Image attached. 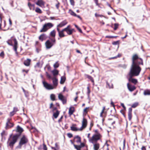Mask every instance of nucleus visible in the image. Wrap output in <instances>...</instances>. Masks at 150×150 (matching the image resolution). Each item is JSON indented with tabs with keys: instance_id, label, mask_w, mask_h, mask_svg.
Instances as JSON below:
<instances>
[{
	"instance_id": "obj_1",
	"label": "nucleus",
	"mask_w": 150,
	"mask_h": 150,
	"mask_svg": "<svg viewBox=\"0 0 150 150\" xmlns=\"http://www.w3.org/2000/svg\"><path fill=\"white\" fill-rule=\"evenodd\" d=\"M132 64L128 73L129 76L128 80L135 85L138 82L137 80L132 77L139 75L142 70L141 68L139 66L143 65V61L142 59L137 54H134L132 55Z\"/></svg>"
},
{
	"instance_id": "obj_2",
	"label": "nucleus",
	"mask_w": 150,
	"mask_h": 150,
	"mask_svg": "<svg viewBox=\"0 0 150 150\" xmlns=\"http://www.w3.org/2000/svg\"><path fill=\"white\" fill-rule=\"evenodd\" d=\"M94 133L91 138L88 139L90 143L93 144V149L94 150H98L100 147V144L97 142L101 141L102 135L100 133L98 129L93 130Z\"/></svg>"
},
{
	"instance_id": "obj_3",
	"label": "nucleus",
	"mask_w": 150,
	"mask_h": 150,
	"mask_svg": "<svg viewBox=\"0 0 150 150\" xmlns=\"http://www.w3.org/2000/svg\"><path fill=\"white\" fill-rule=\"evenodd\" d=\"M20 135L18 134H15L13 136H10L8 139V143L9 146L11 148H13L15 144L17 142Z\"/></svg>"
},
{
	"instance_id": "obj_4",
	"label": "nucleus",
	"mask_w": 150,
	"mask_h": 150,
	"mask_svg": "<svg viewBox=\"0 0 150 150\" xmlns=\"http://www.w3.org/2000/svg\"><path fill=\"white\" fill-rule=\"evenodd\" d=\"M29 142L28 139L25 135H23L21 137L18 146L20 148H21L23 145H25Z\"/></svg>"
},
{
	"instance_id": "obj_5",
	"label": "nucleus",
	"mask_w": 150,
	"mask_h": 150,
	"mask_svg": "<svg viewBox=\"0 0 150 150\" xmlns=\"http://www.w3.org/2000/svg\"><path fill=\"white\" fill-rule=\"evenodd\" d=\"M7 43L10 45L13 46L14 51L17 52V49L18 47V41L16 38H14L12 40H9L7 41Z\"/></svg>"
},
{
	"instance_id": "obj_6",
	"label": "nucleus",
	"mask_w": 150,
	"mask_h": 150,
	"mask_svg": "<svg viewBox=\"0 0 150 150\" xmlns=\"http://www.w3.org/2000/svg\"><path fill=\"white\" fill-rule=\"evenodd\" d=\"M53 26L54 24L52 23H46L43 25L42 28L40 30V32L41 33L46 32Z\"/></svg>"
},
{
	"instance_id": "obj_7",
	"label": "nucleus",
	"mask_w": 150,
	"mask_h": 150,
	"mask_svg": "<svg viewBox=\"0 0 150 150\" xmlns=\"http://www.w3.org/2000/svg\"><path fill=\"white\" fill-rule=\"evenodd\" d=\"M52 42L49 40H47L45 42V45L47 49H49L55 43L56 40L55 38H53L51 39Z\"/></svg>"
},
{
	"instance_id": "obj_8",
	"label": "nucleus",
	"mask_w": 150,
	"mask_h": 150,
	"mask_svg": "<svg viewBox=\"0 0 150 150\" xmlns=\"http://www.w3.org/2000/svg\"><path fill=\"white\" fill-rule=\"evenodd\" d=\"M87 124L88 121L87 120L86 118H83L82 122V126L80 128V129L81 131L86 128Z\"/></svg>"
},
{
	"instance_id": "obj_9",
	"label": "nucleus",
	"mask_w": 150,
	"mask_h": 150,
	"mask_svg": "<svg viewBox=\"0 0 150 150\" xmlns=\"http://www.w3.org/2000/svg\"><path fill=\"white\" fill-rule=\"evenodd\" d=\"M12 119L11 118H8L7 119V121L6 124V127L8 128H11L14 126V124L11 122Z\"/></svg>"
},
{
	"instance_id": "obj_10",
	"label": "nucleus",
	"mask_w": 150,
	"mask_h": 150,
	"mask_svg": "<svg viewBox=\"0 0 150 150\" xmlns=\"http://www.w3.org/2000/svg\"><path fill=\"white\" fill-rule=\"evenodd\" d=\"M107 112L105 106H103L100 113V116L102 117H105L107 115Z\"/></svg>"
},
{
	"instance_id": "obj_11",
	"label": "nucleus",
	"mask_w": 150,
	"mask_h": 150,
	"mask_svg": "<svg viewBox=\"0 0 150 150\" xmlns=\"http://www.w3.org/2000/svg\"><path fill=\"white\" fill-rule=\"evenodd\" d=\"M59 99L61 100L63 104H66L67 103V99L62 94L59 93L58 95Z\"/></svg>"
},
{
	"instance_id": "obj_12",
	"label": "nucleus",
	"mask_w": 150,
	"mask_h": 150,
	"mask_svg": "<svg viewBox=\"0 0 150 150\" xmlns=\"http://www.w3.org/2000/svg\"><path fill=\"white\" fill-rule=\"evenodd\" d=\"M36 4L41 7L43 8L45 7V2L43 0H38Z\"/></svg>"
},
{
	"instance_id": "obj_13",
	"label": "nucleus",
	"mask_w": 150,
	"mask_h": 150,
	"mask_svg": "<svg viewBox=\"0 0 150 150\" xmlns=\"http://www.w3.org/2000/svg\"><path fill=\"white\" fill-rule=\"evenodd\" d=\"M43 84L44 87L47 89L51 90L54 88V87L52 85L48 84L45 81L43 82Z\"/></svg>"
},
{
	"instance_id": "obj_14",
	"label": "nucleus",
	"mask_w": 150,
	"mask_h": 150,
	"mask_svg": "<svg viewBox=\"0 0 150 150\" xmlns=\"http://www.w3.org/2000/svg\"><path fill=\"white\" fill-rule=\"evenodd\" d=\"M127 88L130 92H132L136 89V87L134 86L133 85L129 83L127 84Z\"/></svg>"
},
{
	"instance_id": "obj_15",
	"label": "nucleus",
	"mask_w": 150,
	"mask_h": 150,
	"mask_svg": "<svg viewBox=\"0 0 150 150\" xmlns=\"http://www.w3.org/2000/svg\"><path fill=\"white\" fill-rule=\"evenodd\" d=\"M24 131L23 129L19 125H18L16 128V131L17 132H18V135L20 136L22 134L23 132Z\"/></svg>"
},
{
	"instance_id": "obj_16",
	"label": "nucleus",
	"mask_w": 150,
	"mask_h": 150,
	"mask_svg": "<svg viewBox=\"0 0 150 150\" xmlns=\"http://www.w3.org/2000/svg\"><path fill=\"white\" fill-rule=\"evenodd\" d=\"M71 26L69 25H68L67 27L64 28L65 31L68 35H70L72 34V31L71 29Z\"/></svg>"
},
{
	"instance_id": "obj_17",
	"label": "nucleus",
	"mask_w": 150,
	"mask_h": 150,
	"mask_svg": "<svg viewBox=\"0 0 150 150\" xmlns=\"http://www.w3.org/2000/svg\"><path fill=\"white\" fill-rule=\"evenodd\" d=\"M77 126L76 124H73L71 126V129L73 131H81L80 128H78L76 127Z\"/></svg>"
},
{
	"instance_id": "obj_18",
	"label": "nucleus",
	"mask_w": 150,
	"mask_h": 150,
	"mask_svg": "<svg viewBox=\"0 0 150 150\" xmlns=\"http://www.w3.org/2000/svg\"><path fill=\"white\" fill-rule=\"evenodd\" d=\"M31 61V60L30 59L28 58L24 61L23 64L25 66L29 67L30 65Z\"/></svg>"
},
{
	"instance_id": "obj_19",
	"label": "nucleus",
	"mask_w": 150,
	"mask_h": 150,
	"mask_svg": "<svg viewBox=\"0 0 150 150\" xmlns=\"http://www.w3.org/2000/svg\"><path fill=\"white\" fill-rule=\"evenodd\" d=\"M132 108H130L128 109V118L129 121H130L132 117Z\"/></svg>"
},
{
	"instance_id": "obj_20",
	"label": "nucleus",
	"mask_w": 150,
	"mask_h": 150,
	"mask_svg": "<svg viewBox=\"0 0 150 150\" xmlns=\"http://www.w3.org/2000/svg\"><path fill=\"white\" fill-rule=\"evenodd\" d=\"M54 86L56 87L58 85V79L55 77L52 78Z\"/></svg>"
},
{
	"instance_id": "obj_21",
	"label": "nucleus",
	"mask_w": 150,
	"mask_h": 150,
	"mask_svg": "<svg viewBox=\"0 0 150 150\" xmlns=\"http://www.w3.org/2000/svg\"><path fill=\"white\" fill-rule=\"evenodd\" d=\"M106 87L109 88H113V86L111 81H106Z\"/></svg>"
},
{
	"instance_id": "obj_22",
	"label": "nucleus",
	"mask_w": 150,
	"mask_h": 150,
	"mask_svg": "<svg viewBox=\"0 0 150 150\" xmlns=\"http://www.w3.org/2000/svg\"><path fill=\"white\" fill-rule=\"evenodd\" d=\"M28 6L30 10L34 11L35 10V5L34 4H33L30 2H28Z\"/></svg>"
},
{
	"instance_id": "obj_23",
	"label": "nucleus",
	"mask_w": 150,
	"mask_h": 150,
	"mask_svg": "<svg viewBox=\"0 0 150 150\" xmlns=\"http://www.w3.org/2000/svg\"><path fill=\"white\" fill-rule=\"evenodd\" d=\"M67 23V22L66 20H65L61 22L57 25L59 28H62L66 25Z\"/></svg>"
},
{
	"instance_id": "obj_24",
	"label": "nucleus",
	"mask_w": 150,
	"mask_h": 150,
	"mask_svg": "<svg viewBox=\"0 0 150 150\" xmlns=\"http://www.w3.org/2000/svg\"><path fill=\"white\" fill-rule=\"evenodd\" d=\"M70 14L72 16H73L75 17H76L79 18L80 20H82V18L81 17V16L79 15H77L76 14L74 13L73 11L71 10L70 11Z\"/></svg>"
},
{
	"instance_id": "obj_25",
	"label": "nucleus",
	"mask_w": 150,
	"mask_h": 150,
	"mask_svg": "<svg viewBox=\"0 0 150 150\" xmlns=\"http://www.w3.org/2000/svg\"><path fill=\"white\" fill-rule=\"evenodd\" d=\"M64 31H65V30L64 28L58 33V35L60 38H62L65 36V35L64 33Z\"/></svg>"
},
{
	"instance_id": "obj_26",
	"label": "nucleus",
	"mask_w": 150,
	"mask_h": 150,
	"mask_svg": "<svg viewBox=\"0 0 150 150\" xmlns=\"http://www.w3.org/2000/svg\"><path fill=\"white\" fill-rule=\"evenodd\" d=\"M46 37L45 34H43L41 35L39 37V39L42 41L46 39Z\"/></svg>"
},
{
	"instance_id": "obj_27",
	"label": "nucleus",
	"mask_w": 150,
	"mask_h": 150,
	"mask_svg": "<svg viewBox=\"0 0 150 150\" xmlns=\"http://www.w3.org/2000/svg\"><path fill=\"white\" fill-rule=\"evenodd\" d=\"M53 112V116L54 117V118H57L58 116L60 114V111L59 110H57V111L55 112Z\"/></svg>"
},
{
	"instance_id": "obj_28",
	"label": "nucleus",
	"mask_w": 150,
	"mask_h": 150,
	"mask_svg": "<svg viewBox=\"0 0 150 150\" xmlns=\"http://www.w3.org/2000/svg\"><path fill=\"white\" fill-rule=\"evenodd\" d=\"M74 111V107H71L69 108V114L70 116L72 115Z\"/></svg>"
},
{
	"instance_id": "obj_29",
	"label": "nucleus",
	"mask_w": 150,
	"mask_h": 150,
	"mask_svg": "<svg viewBox=\"0 0 150 150\" xmlns=\"http://www.w3.org/2000/svg\"><path fill=\"white\" fill-rule=\"evenodd\" d=\"M85 76L87 77L88 79H89L92 83H93V84L94 83V80L93 78L91 76H90L89 75L85 74Z\"/></svg>"
},
{
	"instance_id": "obj_30",
	"label": "nucleus",
	"mask_w": 150,
	"mask_h": 150,
	"mask_svg": "<svg viewBox=\"0 0 150 150\" xmlns=\"http://www.w3.org/2000/svg\"><path fill=\"white\" fill-rule=\"evenodd\" d=\"M66 80V78L65 76H61L60 82V83L62 84H63L65 82Z\"/></svg>"
},
{
	"instance_id": "obj_31",
	"label": "nucleus",
	"mask_w": 150,
	"mask_h": 150,
	"mask_svg": "<svg viewBox=\"0 0 150 150\" xmlns=\"http://www.w3.org/2000/svg\"><path fill=\"white\" fill-rule=\"evenodd\" d=\"M143 94L144 96L150 95V90L148 89L145 90L144 91Z\"/></svg>"
},
{
	"instance_id": "obj_32",
	"label": "nucleus",
	"mask_w": 150,
	"mask_h": 150,
	"mask_svg": "<svg viewBox=\"0 0 150 150\" xmlns=\"http://www.w3.org/2000/svg\"><path fill=\"white\" fill-rule=\"evenodd\" d=\"M50 35L51 37H53V38H55L56 35V32L55 30H53L50 33Z\"/></svg>"
},
{
	"instance_id": "obj_33",
	"label": "nucleus",
	"mask_w": 150,
	"mask_h": 150,
	"mask_svg": "<svg viewBox=\"0 0 150 150\" xmlns=\"http://www.w3.org/2000/svg\"><path fill=\"white\" fill-rule=\"evenodd\" d=\"M35 11L36 13L40 14H41L42 13V11L38 7L36 8Z\"/></svg>"
},
{
	"instance_id": "obj_34",
	"label": "nucleus",
	"mask_w": 150,
	"mask_h": 150,
	"mask_svg": "<svg viewBox=\"0 0 150 150\" xmlns=\"http://www.w3.org/2000/svg\"><path fill=\"white\" fill-rule=\"evenodd\" d=\"M94 1L96 4V6H98V7L101 8V6L102 4L101 3H98V0H94Z\"/></svg>"
},
{
	"instance_id": "obj_35",
	"label": "nucleus",
	"mask_w": 150,
	"mask_h": 150,
	"mask_svg": "<svg viewBox=\"0 0 150 150\" xmlns=\"http://www.w3.org/2000/svg\"><path fill=\"white\" fill-rule=\"evenodd\" d=\"M42 67V65L40 64V62H39L37 63L36 65L35 66V68H40Z\"/></svg>"
},
{
	"instance_id": "obj_36",
	"label": "nucleus",
	"mask_w": 150,
	"mask_h": 150,
	"mask_svg": "<svg viewBox=\"0 0 150 150\" xmlns=\"http://www.w3.org/2000/svg\"><path fill=\"white\" fill-rule=\"evenodd\" d=\"M50 98L52 101H54L56 100L55 99V96L54 94H52L50 95Z\"/></svg>"
},
{
	"instance_id": "obj_37",
	"label": "nucleus",
	"mask_w": 150,
	"mask_h": 150,
	"mask_svg": "<svg viewBox=\"0 0 150 150\" xmlns=\"http://www.w3.org/2000/svg\"><path fill=\"white\" fill-rule=\"evenodd\" d=\"M52 73L54 76L57 75L58 74L59 71L57 70H54L52 71Z\"/></svg>"
},
{
	"instance_id": "obj_38",
	"label": "nucleus",
	"mask_w": 150,
	"mask_h": 150,
	"mask_svg": "<svg viewBox=\"0 0 150 150\" xmlns=\"http://www.w3.org/2000/svg\"><path fill=\"white\" fill-rule=\"evenodd\" d=\"M35 47H41V45L38 41H36L35 42Z\"/></svg>"
},
{
	"instance_id": "obj_39",
	"label": "nucleus",
	"mask_w": 150,
	"mask_h": 150,
	"mask_svg": "<svg viewBox=\"0 0 150 150\" xmlns=\"http://www.w3.org/2000/svg\"><path fill=\"white\" fill-rule=\"evenodd\" d=\"M139 103L137 102L135 103L132 105V108H135L138 105Z\"/></svg>"
},
{
	"instance_id": "obj_40",
	"label": "nucleus",
	"mask_w": 150,
	"mask_h": 150,
	"mask_svg": "<svg viewBox=\"0 0 150 150\" xmlns=\"http://www.w3.org/2000/svg\"><path fill=\"white\" fill-rule=\"evenodd\" d=\"M94 125V122L93 121H91V122L90 124V127L89 128V130L91 131V130L92 128Z\"/></svg>"
},
{
	"instance_id": "obj_41",
	"label": "nucleus",
	"mask_w": 150,
	"mask_h": 150,
	"mask_svg": "<svg viewBox=\"0 0 150 150\" xmlns=\"http://www.w3.org/2000/svg\"><path fill=\"white\" fill-rule=\"evenodd\" d=\"M119 26V24L118 23H115L114 24V30H116L118 28Z\"/></svg>"
},
{
	"instance_id": "obj_42",
	"label": "nucleus",
	"mask_w": 150,
	"mask_h": 150,
	"mask_svg": "<svg viewBox=\"0 0 150 150\" xmlns=\"http://www.w3.org/2000/svg\"><path fill=\"white\" fill-rule=\"evenodd\" d=\"M42 146H43L42 149L44 150H47V146H46V145L44 143H43Z\"/></svg>"
},
{
	"instance_id": "obj_43",
	"label": "nucleus",
	"mask_w": 150,
	"mask_h": 150,
	"mask_svg": "<svg viewBox=\"0 0 150 150\" xmlns=\"http://www.w3.org/2000/svg\"><path fill=\"white\" fill-rule=\"evenodd\" d=\"M112 44L114 45H119V41H114L112 43Z\"/></svg>"
},
{
	"instance_id": "obj_44",
	"label": "nucleus",
	"mask_w": 150,
	"mask_h": 150,
	"mask_svg": "<svg viewBox=\"0 0 150 150\" xmlns=\"http://www.w3.org/2000/svg\"><path fill=\"white\" fill-rule=\"evenodd\" d=\"M5 55L4 52L3 51H2L0 53V56L2 58H4Z\"/></svg>"
},
{
	"instance_id": "obj_45",
	"label": "nucleus",
	"mask_w": 150,
	"mask_h": 150,
	"mask_svg": "<svg viewBox=\"0 0 150 150\" xmlns=\"http://www.w3.org/2000/svg\"><path fill=\"white\" fill-rule=\"evenodd\" d=\"M59 65L57 62H56L54 65V67L55 68H57L59 67Z\"/></svg>"
},
{
	"instance_id": "obj_46",
	"label": "nucleus",
	"mask_w": 150,
	"mask_h": 150,
	"mask_svg": "<svg viewBox=\"0 0 150 150\" xmlns=\"http://www.w3.org/2000/svg\"><path fill=\"white\" fill-rule=\"evenodd\" d=\"M89 107H86L83 110V112L86 113H87L88 112V110L89 109Z\"/></svg>"
},
{
	"instance_id": "obj_47",
	"label": "nucleus",
	"mask_w": 150,
	"mask_h": 150,
	"mask_svg": "<svg viewBox=\"0 0 150 150\" xmlns=\"http://www.w3.org/2000/svg\"><path fill=\"white\" fill-rule=\"evenodd\" d=\"M41 47H36V51L37 53H38L41 50Z\"/></svg>"
},
{
	"instance_id": "obj_48",
	"label": "nucleus",
	"mask_w": 150,
	"mask_h": 150,
	"mask_svg": "<svg viewBox=\"0 0 150 150\" xmlns=\"http://www.w3.org/2000/svg\"><path fill=\"white\" fill-rule=\"evenodd\" d=\"M60 4V3L59 2H58V3L56 4L55 6L57 9H59Z\"/></svg>"
},
{
	"instance_id": "obj_49",
	"label": "nucleus",
	"mask_w": 150,
	"mask_h": 150,
	"mask_svg": "<svg viewBox=\"0 0 150 150\" xmlns=\"http://www.w3.org/2000/svg\"><path fill=\"white\" fill-rule=\"evenodd\" d=\"M87 94L88 95H89L90 93L91 92V91L89 88V87H87Z\"/></svg>"
},
{
	"instance_id": "obj_50",
	"label": "nucleus",
	"mask_w": 150,
	"mask_h": 150,
	"mask_svg": "<svg viewBox=\"0 0 150 150\" xmlns=\"http://www.w3.org/2000/svg\"><path fill=\"white\" fill-rule=\"evenodd\" d=\"M15 113H16L13 111L10 112V115L11 117H12L13 116Z\"/></svg>"
},
{
	"instance_id": "obj_51",
	"label": "nucleus",
	"mask_w": 150,
	"mask_h": 150,
	"mask_svg": "<svg viewBox=\"0 0 150 150\" xmlns=\"http://www.w3.org/2000/svg\"><path fill=\"white\" fill-rule=\"evenodd\" d=\"M105 38H115V36H112L107 35L106 36Z\"/></svg>"
},
{
	"instance_id": "obj_52",
	"label": "nucleus",
	"mask_w": 150,
	"mask_h": 150,
	"mask_svg": "<svg viewBox=\"0 0 150 150\" xmlns=\"http://www.w3.org/2000/svg\"><path fill=\"white\" fill-rule=\"evenodd\" d=\"M67 135L68 137L70 138H71L73 137L72 134L71 133H68L67 134Z\"/></svg>"
},
{
	"instance_id": "obj_53",
	"label": "nucleus",
	"mask_w": 150,
	"mask_h": 150,
	"mask_svg": "<svg viewBox=\"0 0 150 150\" xmlns=\"http://www.w3.org/2000/svg\"><path fill=\"white\" fill-rule=\"evenodd\" d=\"M95 16L97 17H102L103 16L102 15H99V14H97V13H95Z\"/></svg>"
},
{
	"instance_id": "obj_54",
	"label": "nucleus",
	"mask_w": 150,
	"mask_h": 150,
	"mask_svg": "<svg viewBox=\"0 0 150 150\" xmlns=\"http://www.w3.org/2000/svg\"><path fill=\"white\" fill-rule=\"evenodd\" d=\"M70 1L71 5L72 6L74 5V0H70Z\"/></svg>"
},
{
	"instance_id": "obj_55",
	"label": "nucleus",
	"mask_w": 150,
	"mask_h": 150,
	"mask_svg": "<svg viewBox=\"0 0 150 150\" xmlns=\"http://www.w3.org/2000/svg\"><path fill=\"white\" fill-rule=\"evenodd\" d=\"M57 110H58L57 109V108L56 107H54V106L53 108L52 109V111L53 112H54V111H57Z\"/></svg>"
},
{
	"instance_id": "obj_56",
	"label": "nucleus",
	"mask_w": 150,
	"mask_h": 150,
	"mask_svg": "<svg viewBox=\"0 0 150 150\" xmlns=\"http://www.w3.org/2000/svg\"><path fill=\"white\" fill-rule=\"evenodd\" d=\"M0 29L1 30L2 29L1 27V26L2 18H1V16L0 15Z\"/></svg>"
},
{
	"instance_id": "obj_57",
	"label": "nucleus",
	"mask_w": 150,
	"mask_h": 150,
	"mask_svg": "<svg viewBox=\"0 0 150 150\" xmlns=\"http://www.w3.org/2000/svg\"><path fill=\"white\" fill-rule=\"evenodd\" d=\"M121 105L123 108L125 110L126 109V108L124 104L123 103H121Z\"/></svg>"
},
{
	"instance_id": "obj_58",
	"label": "nucleus",
	"mask_w": 150,
	"mask_h": 150,
	"mask_svg": "<svg viewBox=\"0 0 150 150\" xmlns=\"http://www.w3.org/2000/svg\"><path fill=\"white\" fill-rule=\"evenodd\" d=\"M18 108L16 107H15L13 108V111L15 112V113L18 111Z\"/></svg>"
},
{
	"instance_id": "obj_59",
	"label": "nucleus",
	"mask_w": 150,
	"mask_h": 150,
	"mask_svg": "<svg viewBox=\"0 0 150 150\" xmlns=\"http://www.w3.org/2000/svg\"><path fill=\"white\" fill-rule=\"evenodd\" d=\"M53 107H54V105H53V103H51L50 105L49 108L50 109H52Z\"/></svg>"
},
{
	"instance_id": "obj_60",
	"label": "nucleus",
	"mask_w": 150,
	"mask_h": 150,
	"mask_svg": "<svg viewBox=\"0 0 150 150\" xmlns=\"http://www.w3.org/2000/svg\"><path fill=\"white\" fill-rule=\"evenodd\" d=\"M22 71L23 72H25L26 74H27L28 71H29V70H25V69H23L22 70Z\"/></svg>"
},
{
	"instance_id": "obj_61",
	"label": "nucleus",
	"mask_w": 150,
	"mask_h": 150,
	"mask_svg": "<svg viewBox=\"0 0 150 150\" xmlns=\"http://www.w3.org/2000/svg\"><path fill=\"white\" fill-rule=\"evenodd\" d=\"M63 116H62L58 120V122L59 123H60L62 121V119H63Z\"/></svg>"
},
{
	"instance_id": "obj_62",
	"label": "nucleus",
	"mask_w": 150,
	"mask_h": 150,
	"mask_svg": "<svg viewBox=\"0 0 150 150\" xmlns=\"http://www.w3.org/2000/svg\"><path fill=\"white\" fill-rule=\"evenodd\" d=\"M46 76L48 78H51V76L47 72H46Z\"/></svg>"
},
{
	"instance_id": "obj_63",
	"label": "nucleus",
	"mask_w": 150,
	"mask_h": 150,
	"mask_svg": "<svg viewBox=\"0 0 150 150\" xmlns=\"http://www.w3.org/2000/svg\"><path fill=\"white\" fill-rule=\"evenodd\" d=\"M38 149L39 150H42V145H40L39 146L38 148Z\"/></svg>"
},
{
	"instance_id": "obj_64",
	"label": "nucleus",
	"mask_w": 150,
	"mask_h": 150,
	"mask_svg": "<svg viewBox=\"0 0 150 150\" xmlns=\"http://www.w3.org/2000/svg\"><path fill=\"white\" fill-rule=\"evenodd\" d=\"M142 150H146V149L145 146H143L141 148Z\"/></svg>"
}]
</instances>
